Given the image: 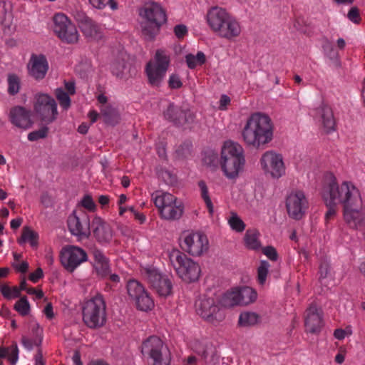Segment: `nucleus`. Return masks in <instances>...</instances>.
<instances>
[{"label": "nucleus", "instance_id": "20e7f679", "mask_svg": "<svg viewBox=\"0 0 365 365\" xmlns=\"http://www.w3.org/2000/svg\"><path fill=\"white\" fill-rule=\"evenodd\" d=\"M140 14L145 19L142 24V34L147 41H153L160 26L167 21L165 10L155 2L145 4Z\"/></svg>", "mask_w": 365, "mask_h": 365}, {"label": "nucleus", "instance_id": "6e6d98bb", "mask_svg": "<svg viewBox=\"0 0 365 365\" xmlns=\"http://www.w3.org/2000/svg\"><path fill=\"white\" fill-rule=\"evenodd\" d=\"M323 49L325 54L330 58V60L335 62L338 61V59H336L338 57V53L330 43H325L323 46Z\"/></svg>", "mask_w": 365, "mask_h": 365}, {"label": "nucleus", "instance_id": "4c0bfd02", "mask_svg": "<svg viewBox=\"0 0 365 365\" xmlns=\"http://www.w3.org/2000/svg\"><path fill=\"white\" fill-rule=\"evenodd\" d=\"M0 357L7 358L11 365H15L19 359V349L16 344L8 347H0Z\"/></svg>", "mask_w": 365, "mask_h": 365}, {"label": "nucleus", "instance_id": "39448f33", "mask_svg": "<svg viewBox=\"0 0 365 365\" xmlns=\"http://www.w3.org/2000/svg\"><path fill=\"white\" fill-rule=\"evenodd\" d=\"M141 353L147 359L148 365H170L171 352L166 344L156 336H150L143 341Z\"/></svg>", "mask_w": 365, "mask_h": 365}, {"label": "nucleus", "instance_id": "aec40b11", "mask_svg": "<svg viewBox=\"0 0 365 365\" xmlns=\"http://www.w3.org/2000/svg\"><path fill=\"white\" fill-rule=\"evenodd\" d=\"M90 219L86 212L81 211L78 215L73 212L68 218V227L70 232L81 237H88L90 233Z\"/></svg>", "mask_w": 365, "mask_h": 365}, {"label": "nucleus", "instance_id": "a19ab883", "mask_svg": "<svg viewBox=\"0 0 365 365\" xmlns=\"http://www.w3.org/2000/svg\"><path fill=\"white\" fill-rule=\"evenodd\" d=\"M198 187L200 191V195L205 202L208 212L210 215H212L214 212V207L212 200L209 196L208 188L205 181L200 180L198 182Z\"/></svg>", "mask_w": 365, "mask_h": 365}, {"label": "nucleus", "instance_id": "a211bd4d", "mask_svg": "<svg viewBox=\"0 0 365 365\" xmlns=\"http://www.w3.org/2000/svg\"><path fill=\"white\" fill-rule=\"evenodd\" d=\"M87 260L86 252L78 247H64L61 252V262L66 269L72 272L81 263Z\"/></svg>", "mask_w": 365, "mask_h": 365}, {"label": "nucleus", "instance_id": "4be33fe9", "mask_svg": "<svg viewBox=\"0 0 365 365\" xmlns=\"http://www.w3.org/2000/svg\"><path fill=\"white\" fill-rule=\"evenodd\" d=\"M232 16L225 9L213 6L207 11V21L212 31L220 36L224 26Z\"/></svg>", "mask_w": 365, "mask_h": 365}, {"label": "nucleus", "instance_id": "a18cd8bd", "mask_svg": "<svg viewBox=\"0 0 365 365\" xmlns=\"http://www.w3.org/2000/svg\"><path fill=\"white\" fill-rule=\"evenodd\" d=\"M270 267L269 263L266 260L260 262L259 267H257V282L259 284L263 286L267 280V277L269 273Z\"/></svg>", "mask_w": 365, "mask_h": 365}, {"label": "nucleus", "instance_id": "de8ad7c7", "mask_svg": "<svg viewBox=\"0 0 365 365\" xmlns=\"http://www.w3.org/2000/svg\"><path fill=\"white\" fill-rule=\"evenodd\" d=\"M0 292L4 298L11 299L20 296V289L17 287H9L6 284H0Z\"/></svg>", "mask_w": 365, "mask_h": 365}, {"label": "nucleus", "instance_id": "2f4dec72", "mask_svg": "<svg viewBox=\"0 0 365 365\" xmlns=\"http://www.w3.org/2000/svg\"><path fill=\"white\" fill-rule=\"evenodd\" d=\"M242 28L239 21L232 16L226 23L222 31L220 34V37L229 41L235 39L240 36Z\"/></svg>", "mask_w": 365, "mask_h": 365}, {"label": "nucleus", "instance_id": "6ab92c4d", "mask_svg": "<svg viewBox=\"0 0 365 365\" xmlns=\"http://www.w3.org/2000/svg\"><path fill=\"white\" fill-rule=\"evenodd\" d=\"M165 118L178 126H183L194 123L195 113L189 108H181L170 103L164 112Z\"/></svg>", "mask_w": 365, "mask_h": 365}, {"label": "nucleus", "instance_id": "7c9ffc66", "mask_svg": "<svg viewBox=\"0 0 365 365\" xmlns=\"http://www.w3.org/2000/svg\"><path fill=\"white\" fill-rule=\"evenodd\" d=\"M91 255L94 259V268L97 275L102 279H106L111 270L109 259L101 250L97 248L92 250Z\"/></svg>", "mask_w": 365, "mask_h": 365}, {"label": "nucleus", "instance_id": "09e8293b", "mask_svg": "<svg viewBox=\"0 0 365 365\" xmlns=\"http://www.w3.org/2000/svg\"><path fill=\"white\" fill-rule=\"evenodd\" d=\"M55 95L63 109L67 110L71 106V98L68 93H66L63 88H58L56 89Z\"/></svg>", "mask_w": 365, "mask_h": 365}, {"label": "nucleus", "instance_id": "7ed1b4c3", "mask_svg": "<svg viewBox=\"0 0 365 365\" xmlns=\"http://www.w3.org/2000/svg\"><path fill=\"white\" fill-rule=\"evenodd\" d=\"M222 170L228 179L236 178L245 163L243 148L232 141L225 142L220 160Z\"/></svg>", "mask_w": 365, "mask_h": 365}, {"label": "nucleus", "instance_id": "bb28decb", "mask_svg": "<svg viewBox=\"0 0 365 365\" xmlns=\"http://www.w3.org/2000/svg\"><path fill=\"white\" fill-rule=\"evenodd\" d=\"M91 227L98 242L108 243L112 239V230L110 226L99 217H95L91 222Z\"/></svg>", "mask_w": 365, "mask_h": 365}, {"label": "nucleus", "instance_id": "774afa93", "mask_svg": "<svg viewBox=\"0 0 365 365\" xmlns=\"http://www.w3.org/2000/svg\"><path fill=\"white\" fill-rule=\"evenodd\" d=\"M35 365H45L44 361L43 360V355L41 349H38L34 356Z\"/></svg>", "mask_w": 365, "mask_h": 365}, {"label": "nucleus", "instance_id": "9d476101", "mask_svg": "<svg viewBox=\"0 0 365 365\" xmlns=\"http://www.w3.org/2000/svg\"><path fill=\"white\" fill-rule=\"evenodd\" d=\"M142 274L150 288L159 297L165 298L173 294V283L169 276L163 274L154 267L143 268Z\"/></svg>", "mask_w": 365, "mask_h": 365}, {"label": "nucleus", "instance_id": "393cba45", "mask_svg": "<svg viewBox=\"0 0 365 365\" xmlns=\"http://www.w3.org/2000/svg\"><path fill=\"white\" fill-rule=\"evenodd\" d=\"M28 73L30 76L37 81L45 78L48 70V62L43 54H32L29 61Z\"/></svg>", "mask_w": 365, "mask_h": 365}, {"label": "nucleus", "instance_id": "f704fd0d", "mask_svg": "<svg viewBox=\"0 0 365 365\" xmlns=\"http://www.w3.org/2000/svg\"><path fill=\"white\" fill-rule=\"evenodd\" d=\"M259 232L256 230H247L244 237L245 245L247 248L258 250L261 248L259 240Z\"/></svg>", "mask_w": 365, "mask_h": 365}, {"label": "nucleus", "instance_id": "f03ea898", "mask_svg": "<svg viewBox=\"0 0 365 365\" xmlns=\"http://www.w3.org/2000/svg\"><path fill=\"white\" fill-rule=\"evenodd\" d=\"M322 195L324 201L341 204L344 209L351 205L359 207L361 200L359 189L353 183L344 181L339 184L334 177L324 182Z\"/></svg>", "mask_w": 365, "mask_h": 365}, {"label": "nucleus", "instance_id": "5fc2aeb1", "mask_svg": "<svg viewBox=\"0 0 365 365\" xmlns=\"http://www.w3.org/2000/svg\"><path fill=\"white\" fill-rule=\"evenodd\" d=\"M79 205L89 212H95L96 210V205L90 195H84Z\"/></svg>", "mask_w": 365, "mask_h": 365}, {"label": "nucleus", "instance_id": "423d86ee", "mask_svg": "<svg viewBox=\"0 0 365 365\" xmlns=\"http://www.w3.org/2000/svg\"><path fill=\"white\" fill-rule=\"evenodd\" d=\"M151 200L163 219L178 220L183 213L182 202L171 193L156 190L152 194Z\"/></svg>", "mask_w": 365, "mask_h": 365}, {"label": "nucleus", "instance_id": "1a4fd4ad", "mask_svg": "<svg viewBox=\"0 0 365 365\" xmlns=\"http://www.w3.org/2000/svg\"><path fill=\"white\" fill-rule=\"evenodd\" d=\"M170 65V57L165 51L158 50L153 61L145 66V73L149 83L153 87L160 86Z\"/></svg>", "mask_w": 365, "mask_h": 365}, {"label": "nucleus", "instance_id": "b1692460", "mask_svg": "<svg viewBox=\"0 0 365 365\" xmlns=\"http://www.w3.org/2000/svg\"><path fill=\"white\" fill-rule=\"evenodd\" d=\"M232 16L225 9L213 6L207 11V21L212 31L220 36L224 26Z\"/></svg>", "mask_w": 365, "mask_h": 365}, {"label": "nucleus", "instance_id": "603ef678", "mask_svg": "<svg viewBox=\"0 0 365 365\" xmlns=\"http://www.w3.org/2000/svg\"><path fill=\"white\" fill-rule=\"evenodd\" d=\"M324 203L327 208L324 216V220L325 223L327 225L329 221L335 217L338 211V207L337 205L332 202L329 204L328 201H324Z\"/></svg>", "mask_w": 365, "mask_h": 365}, {"label": "nucleus", "instance_id": "c03bdc74", "mask_svg": "<svg viewBox=\"0 0 365 365\" xmlns=\"http://www.w3.org/2000/svg\"><path fill=\"white\" fill-rule=\"evenodd\" d=\"M228 224L232 230L242 232L245 229V224L235 212H231L228 218Z\"/></svg>", "mask_w": 365, "mask_h": 365}, {"label": "nucleus", "instance_id": "8fccbe9b", "mask_svg": "<svg viewBox=\"0 0 365 365\" xmlns=\"http://www.w3.org/2000/svg\"><path fill=\"white\" fill-rule=\"evenodd\" d=\"M14 309L21 316H27L30 312V304L26 297L18 300L14 307Z\"/></svg>", "mask_w": 365, "mask_h": 365}, {"label": "nucleus", "instance_id": "0e129e2a", "mask_svg": "<svg viewBox=\"0 0 365 365\" xmlns=\"http://www.w3.org/2000/svg\"><path fill=\"white\" fill-rule=\"evenodd\" d=\"M43 276V270L41 268H37L34 272L31 273L29 275V280L32 282H37Z\"/></svg>", "mask_w": 365, "mask_h": 365}, {"label": "nucleus", "instance_id": "9b49d317", "mask_svg": "<svg viewBox=\"0 0 365 365\" xmlns=\"http://www.w3.org/2000/svg\"><path fill=\"white\" fill-rule=\"evenodd\" d=\"M196 312L204 320L212 324H218L225 319L224 310L218 299L203 296L195 302Z\"/></svg>", "mask_w": 365, "mask_h": 365}, {"label": "nucleus", "instance_id": "dca6fc26", "mask_svg": "<svg viewBox=\"0 0 365 365\" xmlns=\"http://www.w3.org/2000/svg\"><path fill=\"white\" fill-rule=\"evenodd\" d=\"M260 165L264 173L272 178H279L285 173V166L281 154L274 151L265 152L260 158Z\"/></svg>", "mask_w": 365, "mask_h": 365}, {"label": "nucleus", "instance_id": "412c9836", "mask_svg": "<svg viewBox=\"0 0 365 365\" xmlns=\"http://www.w3.org/2000/svg\"><path fill=\"white\" fill-rule=\"evenodd\" d=\"M322 315V310L312 303L304 313L305 331L311 334L319 333L324 325Z\"/></svg>", "mask_w": 365, "mask_h": 365}, {"label": "nucleus", "instance_id": "ddd939ff", "mask_svg": "<svg viewBox=\"0 0 365 365\" xmlns=\"http://www.w3.org/2000/svg\"><path fill=\"white\" fill-rule=\"evenodd\" d=\"M52 29L63 42L74 43L78 40V33L75 24L64 14L58 13L54 15Z\"/></svg>", "mask_w": 365, "mask_h": 365}, {"label": "nucleus", "instance_id": "e433bc0d", "mask_svg": "<svg viewBox=\"0 0 365 365\" xmlns=\"http://www.w3.org/2000/svg\"><path fill=\"white\" fill-rule=\"evenodd\" d=\"M38 235L32 230L29 227H24L22 229L21 237L18 240L19 245L25 242H29L31 246L36 247L38 245Z\"/></svg>", "mask_w": 365, "mask_h": 365}, {"label": "nucleus", "instance_id": "13d9d810", "mask_svg": "<svg viewBox=\"0 0 365 365\" xmlns=\"http://www.w3.org/2000/svg\"><path fill=\"white\" fill-rule=\"evenodd\" d=\"M168 86L171 89H178L182 87V83L178 75L173 73L168 79Z\"/></svg>", "mask_w": 365, "mask_h": 365}, {"label": "nucleus", "instance_id": "864d4df0", "mask_svg": "<svg viewBox=\"0 0 365 365\" xmlns=\"http://www.w3.org/2000/svg\"><path fill=\"white\" fill-rule=\"evenodd\" d=\"M48 132V128L46 126H43L37 130L31 132L28 135V140L30 141H36L39 139L45 138Z\"/></svg>", "mask_w": 365, "mask_h": 365}, {"label": "nucleus", "instance_id": "6e6552de", "mask_svg": "<svg viewBox=\"0 0 365 365\" xmlns=\"http://www.w3.org/2000/svg\"><path fill=\"white\" fill-rule=\"evenodd\" d=\"M83 321L91 329H97L105 324L106 303L101 295H97L85 303L83 307Z\"/></svg>", "mask_w": 365, "mask_h": 365}, {"label": "nucleus", "instance_id": "bf43d9fd", "mask_svg": "<svg viewBox=\"0 0 365 365\" xmlns=\"http://www.w3.org/2000/svg\"><path fill=\"white\" fill-rule=\"evenodd\" d=\"M262 253L272 261H277L278 259L277 252L276 249L272 246H267L263 247Z\"/></svg>", "mask_w": 365, "mask_h": 365}, {"label": "nucleus", "instance_id": "338daca9", "mask_svg": "<svg viewBox=\"0 0 365 365\" xmlns=\"http://www.w3.org/2000/svg\"><path fill=\"white\" fill-rule=\"evenodd\" d=\"M202 354H200V358L202 360H203L205 363H207L209 361V355L211 352V347L207 346H202Z\"/></svg>", "mask_w": 365, "mask_h": 365}, {"label": "nucleus", "instance_id": "f8f14e48", "mask_svg": "<svg viewBox=\"0 0 365 365\" xmlns=\"http://www.w3.org/2000/svg\"><path fill=\"white\" fill-rule=\"evenodd\" d=\"M34 112L42 122L49 124L58 116L56 101L45 93H37L34 100Z\"/></svg>", "mask_w": 365, "mask_h": 365}, {"label": "nucleus", "instance_id": "680f3d73", "mask_svg": "<svg viewBox=\"0 0 365 365\" xmlns=\"http://www.w3.org/2000/svg\"><path fill=\"white\" fill-rule=\"evenodd\" d=\"M21 342L25 349L31 350L34 345L39 346L41 343V341L40 340L38 342H37L36 340L34 341L33 339H31L26 336H23L21 339Z\"/></svg>", "mask_w": 365, "mask_h": 365}, {"label": "nucleus", "instance_id": "f3484780", "mask_svg": "<svg viewBox=\"0 0 365 365\" xmlns=\"http://www.w3.org/2000/svg\"><path fill=\"white\" fill-rule=\"evenodd\" d=\"M308 200L301 190L290 192L286 199V207L289 216L294 220H301L308 208Z\"/></svg>", "mask_w": 365, "mask_h": 365}, {"label": "nucleus", "instance_id": "58836bf2", "mask_svg": "<svg viewBox=\"0 0 365 365\" xmlns=\"http://www.w3.org/2000/svg\"><path fill=\"white\" fill-rule=\"evenodd\" d=\"M240 305H247L255 301L257 292L250 287L239 288Z\"/></svg>", "mask_w": 365, "mask_h": 365}, {"label": "nucleus", "instance_id": "a878e982", "mask_svg": "<svg viewBox=\"0 0 365 365\" xmlns=\"http://www.w3.org/2000/svg\"><path fill=\"white\" fill-rule=\"evenodd\" d=\"M344 219L350 228L358 230L363 226L365 216L362 211V200L359 207L351 205L344 209Z\"/></svg>", "mask_w": 365, "mask_h": 365}, {"label": "nucleus", "instance_id": "f257e3e1", "mask_svg": "<svg viewBox=\"0 0 365 365\" xmlns=\"http://www.w3.org/2000/svg\"><path fill=\"white\" fill-rule=\"evenodd\" d=\"M273 130L271 118L266 114L257 112L247 119L241 135L245 143L258 148L272 140Z\"/></svg>", "mask_w": 365, "mask_h": 365}, {"label": "nucleus", "instance_id": "c85d7f7f", "mask_svg": "<svg viewBox=\"0 0 365 365\" xmlns=\"http://www.w3.org/2000/svg\"><path fill=\"white\" fill-rule=\"evenodd\" d=\"M313 115L322 124L325 132L329 133L334 129L335 120L329 106L322 103L314 110Z\"/></svg>", "mask_w": 365, "mask_h": 365}, {"label": "nucleus", "instance_id": "49530a36", "mask_svg": "<svg viewBox=\"0 0 365 365\" xmlns=\"http://www.w3.org/2000/svg\"><path fill=\"white\" fill-rule=\"evenodd\" d=\"M202 161L208 166H216L219 162L217 152L210 148L205 150L202 154Z\"/></svg>", "mask_w": 365, "mask_h": 365}, {"label": "nucleus", "instance_id": "e2e57ef3", "mask_svg": "<svg viewBox=\"0 0 365 365\" xmlns=\"http://www.w3.org/2000/svg\"><path fill=\"white\" fill-rule=\"evenodd\" d=\"M174 33L178 38H182L187 34V27L183 24H178L174 27Z\"/></svg>", "mask_w": 365, "mask_h": 365}, {"label": "nucleus", "instance_id": "5701e85b", "mask_svg": "<svg viewBox=\"0 0 365 365\" xmlns=\"http://www.w3.org/2000/svg\"><path fill=\"white\" fill-rule=\"evenodd\" d=\"M232 16L225 9L213 6L207 11V21L212 31L220 36L224 26Z\"/></svg>", "mask_w": 365, "mask_h": 365}, {"label": "nucleus", "instance_id": "052dcab7", "mask_svg": "<svg viewBox=\"0 0 365 365\" xmlns=\"http://www.w3.org/2000/svg\"><path fill=\"white\" fill-rule=\"evenodd\" d=\"M330 272L329 266L327 263H322L319 267V281L323 284L324 280L329 277Z\"/></svg>", "mask_w": 365, "mask_h": 365}, {"label": "nucleus", "instance_id": "473e14b6", "mask_svg": "<svg viewBox=\"0 0 365 365\" xmlns=\"http://www.w3.org/2000/svg\"><path fill=\"white\" fill-rule=\"evenodd\" d=\"M101 116L103 121L108 125H115L120 121L118 110L110 105L101 106Z\"/></svg>", "mask_w": 365, "mask_h": 365}, {"label": "nucleus", "instance_id": "37998d69", "mask_svg": "<svg viewBox=\"0 0 365 365\" xmlns=\"http://www.w3.org/2000/svg\"><path fill=\"white\" fill-rule=\"evenodd\" d=\"M259 321V316L254 312L241 313L239 317V324L242 327L255 325Z\"/></svg>", "mask_w": 365, "mask_h": 365}, {"label": "nucleus", "instance_id": "ea45409f", "mask_svg": "<svg viewBox=\"0 0 365 365\" xmlns=\"http://www.w3.org/2000/svg\"><path fill=\"white\" fill-rule=\"evenodd\" d=\"M185 61L189 68L194 69L205 63L206 56L202 51H198L195 56L189 53L185 56Z\"/></svg>", "mask_w": 365, "mask_h": 365}, {"label": "nucleus", "instance_id": "4468645a", "mask_svg": "<svg viewBox=\"0 0 365 365\" xmlns=\"http://www.w3.org/2000/svg\"><path fill=\"white\" fill-rule=\"evenodd\" d=\"M180 247L185 252L192 256H200L207 251L208 240L201 232H186L180 237Z\"/></svg>", "mask_w": 365, "mask_h": 365}, {"label": "nucleus", "instance_id": "4d7b16f0", "mask_svg": "<svg viewBox=\"0 0 365 365\" xmlns=\"http://www.w3.org/2000/svg\"><path fill=\"white\" fill-rule=\"evenodd\" d=\"M347 18L354 24H359L361 19L359 14V9L356 6L351 7L347 14Z\"/></svg>", "mask_w": 365, "mask_h": 365}, {"label": "nucleus", "instance_id": "72a5a7b5", "mask_svg": "<svg viewBox=\"0 0 365 365\" xmlns=\"http://www.w3.org/2000/svg\"><path fill=\"white\" fill-rule=\"evenodd\" d=\"M110 68L112 73L118 78H127L129 72L127 60L124 58L115 59Z\"/></svg>", "mask_w": 365, "mask_h": 365}, {"label": "nucleus", "instance_id": "0eeeda50", "mask_svg": "<svg viewBox=\"0 0 365 365\" xmlns=\"http://www.w3.org/2000/svg\"><path fill=\"white\" fill-rule=\"evenodd\" d=\"M168 256L170 262L180 278L186 282L196 281L200 274L198 264L187 257L185 254L177 249L169 251Z\"/></svg>", "mask_w": 365, "mask_h": 365}, {"label": "nucleus", "instance_id": "79ce46f5", "mask_svg": "<svg viewBox=\"0 0 365 365\" xmlns=\"http://www.w3.org/2000/svg\"><path fill=\"white\" fill-rule=\"evenodd\" d=\"M8 93L10 95H16L21 88V79L15 73H9L7 76Z\"/></svg>", "mask_w": 365, "mask_h": 365}, {"label": "nucleus", "instance_id": "cd10ccee", "mask_svg": "<svg viewBox=\"0 0 365 365\" xmlns=\"http://www.w3.org/2000/svg\"><path fill=\"white\" fill-rule=\"evenodd\" d=\"M31 111L22 106H16L11 109L9 117L12 124L18 128L28 129L31 127Z\"/></svg>", "mask_w": 365, "mask_h": 365}, {"label": "nucleus", "instance_id": "2eb2a0df", "mask_svg": "<svg viewBox=\"0 0 365 365\" xmlns=\"http://www.w3.org/2000/svg\"><path fill=\"white\" fill-rule=\"evenodd\" d=\"M126 288L129 297L135 302L138 309L147 312L154 307L153 299L138 281L130 279Z\"/></svg>", "mask_w": 365, "mask_h": 365}, {"label": "nucleus", "instance_id": "c9c22d12", "mask_svg": "<svg viewBox=\"0 0 365 365\" xmlns=\"http://www.w3.org/2000/svg\"><path fill=\"white\" fill-rule=\"evenodd\" d=\"M240 297L239 288H235L224 294L221 302L224 307L240 305Z\"/></svg>", "mask_w": 365, "mask_h": 365}, {"label": "nucleus", "instance_id": "c756f323", "mask_svg": "<svg viewBox=\"0 0 365 365\" xmlns=\"http://www.w3.org/2000/svg\"><path fill=\"white\" fill-rule=\"evenodd\" d=\"M79 24L81 31L87 38L98 41L103 37L101 28L91 19L83 16L79 19Z\"/></svg>", "mask_w": 365, "mask_h": 365}, {"label": "nucleus", "instance_id": "69168bd1", "mask_svg": "<svg viewBox=\"0 0 365 365\" xmlns=\"http://www.w3.org/2000/svg\"><path fill=\"white\" fill-rule=\"evenodd\" d=\"M230 103V98L226 95H222L220 99V105L219 108L222 110H225L227 109V105Z\"/></svg>", "mask_w": 365, "mask_h": 365}, {"label": "nucleus", "instance_id": "3c124183", "mask_svg": "<svg viewBox=\"0 0 365 365\" xmlns=\"http://www.w3.org/2000/svg\"><path fill=\"white\" fill-rule=\"evenodd\" d=\"M90 4L95 8L103 9L108 6L111 9H117V4L115 0H89Z\"/></svg>", "mask_w": 365, "mask_h": 365}]
</instances>
